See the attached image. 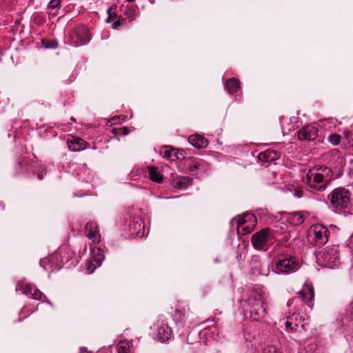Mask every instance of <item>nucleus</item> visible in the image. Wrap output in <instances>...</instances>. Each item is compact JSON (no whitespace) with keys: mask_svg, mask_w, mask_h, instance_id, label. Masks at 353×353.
I'll list each match as a JSON object with an SVG mask.
<instances>
[{"mask_svg":"<svg viewBox=\"0 0 353 353\" xmlns=\"http://www.w3.org/2000/svg\"><path fill=\"white\" fill-rule=\"evenodd\" d=\"M85 234L88 239L93 243H98L100 241V234L98 225L94 221H89L85 225Z\"/></svg>","mask_w":353,"mask_h":353,"instance_id":"obj_14","label":"nucleus"},{"mask_svg":"<svg viewBox=\"0 0 353 353\" xmlns=\"http://www.w3.org/2000/svg\"><path fill=\"white\" fill-rule=\"evenodd\" d=\"M156 338L161 342H165L170 339L172 335L171 328L167 323L163 321L157 324Z\"/></svg>","mask_w":353,"mask_h":353,"instance_id":"obj_13","label":"nucleus"},{"mask_svg":"<svg viewBox=\"0 0 353 353\" xmlns=\"http://www.w3.org/2000/svg\"><path fill=\"white\" fill-rule=\"evenodd\" d=\"M60 268L59 266H56L53 270H52V272H53L55 270H59Z\"/></svg>","mask_w":353,"mask_h":353,"instance_id":"obj_44","label":"nucleus"},{"mask_svg":"<svg viewBox=\"0 0 353 353\" xmlns=\"http://www.w3.org/2000/svg\"><path fill=\"white\" fill-rule=\"evenodd\" d=\"M70 37L72 43L76 47L85 45L90 40L89 30L84 25L74 28L70 34Z\"/></svg>","mask_w":353,"mask_h":353,"instance_id":"obj_11","label":"nucleus"},{"mask_svg":"<svg viewBox=\"0 0 353 353\" xmlns=\"http://www.w3.org/2000/svg\"><path fill=\"white\" fill-rule=\"evenodd\" d=\"M330 236L329 229L323 224L312 225L308 230L309 241L311 244L319 248L327 243Z\"/></svg>","mask_w":353,"mask_h":353,"instance_id":"obj_7","label":"nucleus"},{"mask_svg":"<svg viewBox=\"0 0 353 353\" xmlns=\"http://www.w3.org/2000/svg\"><path fill=\"white\" fill-rule=\"evenodd\" d=\"M124 14L130 19V21L134 20L139 14L138 8L134 6H127Z\"/></svg>","mask_w":353,"mask_h":353,"instance_id":"obj_28","label":"nucleus"},{"mask_svg":"<svg viewBox=\"0 0 353 353\" xmlns=\"http://www.w3.org/2000/svg\"><path fill=\"white\" fill-rule=\"evenodd\" d=\"M351 192L345 188H336L328 195L329 207L334 212L341 214L351 205Z\"/></svg>","mask_w":353,"mask_h":353,"instance_id":"obj_4","label":"nucleus"},{"mask_svg":"<svg viewBox=\"0 0 353 353\" xmlns=\"http://www.w3.org/2000/svg\"><path fill=\"white\" fill-rule=\"evenodd\" d=\"M132 235L142 236L144 234L143 221L139 217H134L129 224Z\"/></svg>","mask_w":353,"mask_h":353,"instance_id":"obj_16","label":"nucleus"},{"mask_svg":"<svg viewBox=\"0 0 353 353\" xmlns=\"http://www.w3.org/2000/svg\"><path fill=\"white\" fill-rule=\"evenodd\" d=\"M258 272L260 274L268 276L270 273V265L268 264L266 265L262 264V266L259 268Z\"/></svg>","mask_w":353,"mask_h":353,"instance_id":"obj_36","label":"nucleus"},{"mask_svg":"<svg viewBox=\"0 0 353 353\" xmlns=\"http://www.w3.org/2000/svg\"><path fill=\"white\" fill-rule=\"evenodd\" d=\"M318 129L314 125H307L298 131V137L301 141H314L318 137Z\"/></svg>","mask_w":353,"mask_h":353,"instance_id":"obj_12","label":"nucleus"},{"mask_svg":"<svg viewBox=\"0 0 353 353\" xmlns=\"http://www.w3.org/2000/svg\"><path fill=\"white\" fill-rule=\"evenodd\" d=\"M185 312L183 308H176L173 314V318L176 321L181 322L185 319Z\"/></svg>","mask_w":353,"mask_h":353,"instance_id":"obj_29","label":"nucleus"},{"mask_svg":"<svg viewBox=\"0 0 353 353\" xmlns=\"http://www.w3.org/2000/svg\"><path fill=\"white\" fill-rule=\"evenodd\" d=\"M43 46L46 48H50V49H55L57 48V43L56 42H52L51 43H46L45 44L44 42L43 41Z\"/></svg>","mask_w":353,"mask_h":353,"instance_id":"obj_40","label":"nucleus"},{"mask_svg":"<svg viewBox=\"0 0 353 353\" xmlns=\"http://www.w3.org/2000/svg\"><path fill=\"white\" fill-rule=\"evenodd\" d=\"M305 192L301 189H294L293 195L296 198H301L304 196Z\"/></svg>","mask_w":353,"mask_h":353,"instance_id":"obj_39","label":"nucleus"},{"mask_svg":"<svg viewBox=\"0 0 353 353\" xmlns=\"http://www.w3.org/2000/svg\"><path fill=\"white\" fill-rule=\"evenodd\" d=\"M37 177H38V179H39V180H41V179H43V176H42V174H40V173H38V174H37Z\"/></svg>","mask_w":353,"mask_h":353,"instance_id":"obj_43","label":"nucleus"},{"mask_svg":"<svg viewBox=\"0 0 353 353\" xmlns=\"http://www.w3.org/2000/svg\"><path fill=\"white\" fill-rule=\"evenodd\" d=\"M189 143L196 148H205L208 144L207 139L199 134H192L189 137Z\"/></svg>","mask_w":353,"mask_h":353,"instance_id":"obj_21","label":"nucleus"},{"mask_svg":"<svg viewBox=\"0 0 353 353\" xmlns=\"http://www.w3.org/2000/svg\"><path fill=\"white\" fill-rule=\"evenodd\" d=\"M308 217V214L304 212H294L286 215V220L292 225L299 226L303 224Z\"/></svg>","mask_w":353,"mask_h":353,"instance_id":"obj_15","label":"nucleus"},{"mask_svg":"<svg viewBox=\"0 0 353 353\" xmlns=\"http://www.w3.org/2000/svg\"><path fill=\"white\" fill-rule=\"evenodd\" d=\"M280 154L278 152L272 150H267L260 152L258 155L259 160L261 161L270 162L278 159Z\"/></svg>","mask_w":353,"mask_h":353,"instance_id":"obj_20","label":"nucleus"},{"mask_svg":"<svg viewBox=\"0 0 353 353\" xmlns=\"http://www.w3.org/2000/svg\"><path fill=\"white\" fill-rule=\"evenodd\" d=\"M332 179V172L327 166H315L303 177V183L309 188L319 192H324Z\"/></svg>","mask_w":353,"mask_h":353,"instance_id":"obj_2","label":"nucleus"},{"mask_svg":"<svg viewBox=\"0 0 353 353\" xmlns=\"http://www.w3.org/2000/svg\"><path fill=\"white\" fill-rule=\"evenodd\" d=\"M272 234L269 228H264L254 233L251 238V242L256 250H266L271 243Z\"/></svg>","mask_w":353,"mask_h":353,"instance_id":"obj_9","label":"nucleus"},{"mask_svg":"<svg viewBox=\"0 0 353 353\" xmlns=\"http://www.w3.org/2000/svg\"><path fill=\"white\" fill-rule=\"evenodd\" d=\"M103 260V256H100L98 259L93 257V261H88L86 263V272L88 274H91L94 272L95 268L101 265V261Z\"/></svg>","mask_w":353,"mask_h":353,"instance_id":"obj_26","label":"nucleus"},{"mask_svg":"<svg viewBox=\"0 0 353 353\" xmlns=\"http://www.w3.org/2000/svg\"><path fill=\"white\" fill-rule=\"evenodd\" d=\"M161 154L164 158H165L171 161H175L176 159H179L183 157V150L179 152V150H176L174 148H171L169 147L163 148L162 150H161Z\"/></svg>","mask_w":353,"mask_h":353,"instance_id":"obj_17","label":"nucleus"},{"mask_svg":"<svg viewBox=\"0 0 353 353\" xmlns=\"http://www.w3.org/2000/svg\"><path fill=\"white\" fill-rule=\"evenodd\" d=\"M62 0H51L48 4V8L56 9L60 8Z\"/></svg>","mask_w":353,"mask_h":353,"instance_id":"obj_34","label":"nucleus"},{"mask_svg":"<svg viewBox=\"0 0 353 353\" xmlns=\"http://www.w3.org/2000/svg\"><path fill=\"white\" fill-rule=\"evenodd\" d=\"M314 290L312 285H306L304 286L300 295L294 297L288 301V306H294V312L288 316L285 322L286 330L288 332L305 331L307 329V323H303L308 319V316H303L300 314V312L306 311V306L310 310L314 305Z\"/></svg>","mask_w":353,"mask_h":353,"instance_id":"obj_1","label":"nucleus"},{"mask_svg":"<svg viewBox=\"0 0 353 353\" xmlns=\"http://www.w3.org/2000/svg\"><path fill=\"white\" fill-rule=\"evenodd\" d=\"M16 291H21L23 294L30 296V297L42 302H46L52 305V303L49 301L46 296L37 288H35L31 283H24L23 281H19L16 285Z\"/></svg>","mask_w":353,"mask_h":353,"instance_id":"obj_10","label":"nucleus"},{"mask_svg":"<svg viewBox=\"0 0 353 353\" xmlns=\"http://www.w3.org/2000/svg\"><path fill=\"white\" fill-rule=\"evenodd\" d=\"M204 161L202 159H196L192 161L188 167V170L192 172H199L204 168Z\"/></svg>","mask_w":353,"mask_h":353,"instance_id":"obj_27","label":"nucleus"},{"mask_svg":"<svg viewBox=\"0 0 353 353\" xmlns=\"http://www.w3.org/2000/svg\"><path fill=\"white\" fill-rule=\"evenodd\" d=\"M68 146L72 152H79L84 149L85 141L79 137H72L68 140Z\"/></svg>","mask_w":353,"mask_h":353,"instance_id":"obj_22","label":"nucleus"},{"mask_svg":"<svg viewBox=\"0 0 353 353\" xmlns=\"http://www.w3.org/2000/svg\"><path fill=\"white\" fill-rule=\"evenodd\" d=\"M240 87V82L235 78H231L227 80L225 83V88L229 94H234L236 93Z\"/></svg>","mask_w":353,"mask_h":353,"instance_id":"obj_24","label":"nucleus"},{"mask_svg":"<svg viewBox=\"0 0 353 353\" xmlns=\"http://www.w3.org/2000/svg\"><path fill=\"white\" fill-rule=\"evenodd\" d=\"M60 260L63 265L69 263L68 267L74 265L76 261L73 260L74 253L68 248H61L59 251Z\"/></svg>","mask_w":353,"mask_h":353,"instance_id":"obj_19","label":"nucleus"},{"mask_svg":"<svg viewBox=\"0 0 353 353\" xmlns=\"http://www.w3.org/2000/svg\"><path fill=\"white\" fill-rule=\"evenodd\" d=\"M192 183V179L188 176H180L173 180V186L179 190H185Z\"/></svg>","mask_w":353,"mask_h":353,"instance_id":"obj_23","label":"nucleus"},{"mask_svg":"<svg viewBox=\"0 0 353 353\" xmlns=\"http://www.w3.org/2000/svg\"><path fill=\"white\" fill-rule=\"evenodd\" d=\"M261 290H253L245 303L242 305L245 319L252 321H261L266 316V308Z\"/></svg>","mask_w":353,"mask_h":353,"instance_id":"obj_3","label":"nucleus"},{"mask_svg":"<svg viewBox=\"0 0 353 353\" xmlns=\"http://www.w3.org/2000/svg\"><path fill=\"white\" fill-rule=\"evenodd\" d=\"M148 176L150 179L156 183H161L163 180V176L157 168L152 166L148 167Z\"/></svg>","mask_w":353,"mask_h":353,"instance_id":"obj_25","label":"nucleus"},{"mask_svg":"<svg viewBox=\"0 0 353 353\" xmlns=\"http://www.w3.org/2000/svg\"><path fill=\"white\" fill-rule=\"evenodd\" d=\"M299 268L300 264L294 257L281 254L275 259V265L272 270L277 274H290L297 271Z\"/></svg>","mask_w":353,"mask_h":353,"instance_id":"obj_5","label":"nucleus"},{"mask_svg":"<svg viewBox=\"0 0 353 353\" xmlns=\"http://www.w3.org/2000/svg\"><path fill=\"white\" fill-rule=\"evenodd\" d=\"M118 353H129L130 345L127 341H120L117 344Z\"/></svg>","mask_w":353,"mask_h":353,"instance_id":"obj_31","label":"nucleus"},{"mask_svg":"<svg viewBox=\"0 0 353 353\" xmlns=\"http://www.w3.org/2000/svg\"><path fill=\"white\" fill-rule=\"evenodd\" d=\"M70 119H71L72 121H75L74 118V117H72L70 118Z\"/></svg>","mask_w":353,"mask_h":353,"instance_id":"obj_45","label":"nucleus"},{"mask_svg":"<svg viewBox=\"0 0 353 353\" xmlns=\"http://www.w3.org/2000/svg\"><path fill=\"white\" fill-rule=\"evenodd\" d=\"M320 265L330 269L338 268L341 261L339 257V248L338 245H332L321 251L317 257Z\"/></svg>","mask_w":353,"mask_h":353,"instance_id":"obj_6","label":"nucleus"},{"mask_svg":"<svg viewBox=\"0 0 353 353\" xmlns=\"http://www.w3.org/2000/svg\"><path fill=\"white\" fill-rule=\"evenodd\" d=\"M214 314L216 315V314H221V312L219 311L218 309L215 310L214 311Z\"/></svg>","mask_w":353,"mask_h":353,"instance_id":"obj_42","label":"nucleus"},{"mask_svg":"<svg viewBox=\"0 0 353 353\" xmlns=\"http://www.w3.org/2000/svg\"><path fill=\"white\" fill-rule=\"evenodd\" d=\"M21 168V172L26 174L28 176H33L37 170V164L28 160H23L17 163Z\"/></svg>","mask_w":353,"mask_h":353,"instance_id":"obj_18","label":"nucleus"},{"mask_svg":"<svg viewBox=\"0 0 353 353\" xmlns=\"http://www.w3.org/2000/svg\"><path fill=\"white\" fill-rule=\"evenodd\" d=\"M251 264L256 271H258L259 268L262 266V264L259 261V258L256 256L252 257Z\"/></svg>","mask_w":353,"mask_h":353,"instance_id":"obj_37","label":"nucleus"},{"mask_svg":"<svg viewBox=\"0 0 353 353\" xmlns=\"http://www.w3.org/2000/svg\"><path fill=\"white\" fill-rule=\"evenodd\" d=\"M108 18L105 19L107 23H110L111 20L117 18V14L113 12V8L110 7L107 10Z\"/></svg>","mask_w":353,"mask_h":353,"instance_id":"obj_35","label":"nucleus"},{"mask_svg":"<svg viewBox=\"0 0 353 353\" xmlns=\"http://www.w3.org/2000/svg\"><path fill=\"white\" fill-rule=\"evenodd\" d=\"M256 223V216L251 213L245 214L242 217H237L232 221V223H236V231L240 235H245L250 233Z\"/></svg>","mask_w":353,"mask_h":353,"instance_id":"obj_8","label":"nucleus"},{"mask_svg":"<svg viewBox=\"0 0 353 353\" xmlns=\"http://www.w3.org/2000/svg\"><path fill=\"white\" fill-rule=\"evenodd\" d=\"M124 21V19H122L121 17H119V19L112 24V28L113 29L118 28Z\"/></svg>","mask_w":353,"mask_h":353,"instance_id":"obj_38","label":"nucleus"},{"mask_svg":"<svg viewBox=\"0 0 353 353\" xmlns=\"http://www.w3.org/2000/svg\"><path fill=\"white\" fill-rule=\"evenodd\" d=\"M127 1H129V2H133V1H134L135 0H127Z\"/></svg>","mask_w":353,"mask_h":353,"instance_id":"obj_46","label":"nucleus"},{"mask_svg":"<svg viewBox=\"0 0 353 353\" xmlns=\"http://www.w3.org/2000/svg\"><path fill=\"white\" fill-rule=\"evenodd\" d=\"M121 134L123 135H127L128 134V130L126 127H123L121 129Z\"/></svg>","mask_w":353,"mask_h":353,"instance_id":"obj_41","label":"nucleus"},{"mask_svg":"<svg viewBox=\"0 0 353 353\" xmlns=\"http://www.w3.org/2000/svg\"><path fill=\"white\" fill-rule=\"evenodd\" d=\"M328 141L333 145H338L341 141V137L336 133L330 134L328 138Z\"/></svg>","mask_w":353,"mask_h":353,"instance_id":"obj_33","label":"nucleus"},{"mask_svg":"<svg viewBox=\"0 0 353 353\" xmlns=\"http://www.w3.org/2000/svg\"><path fill=\"white\" fill-rule=\"evenodd\" d=\"M343 143L353 150V132L349 131L345 132Z\"/></svg>","mask_w":353,"mask_h":353,"instance_id":"obj_30","label":"nucleus"},{"mask_svg":"<svg viewBox=\"0 0 353 353\" xmlns=\"http://www.w3.org/2000/svg\"><path fill=\"white\" fill-rule=\"evenodd\" d=\"M353 321V301L350 304L349 308L346 312V316L345 318L341 319V321L343 323V325L345 324V321Z\"/></svg>","mask_w":353,"mask_h":353,"instance_id":"obj_32","label":"nucleus"}]
</instances>
